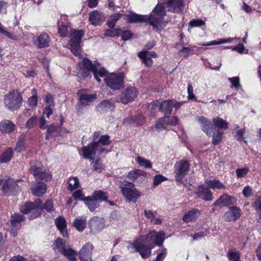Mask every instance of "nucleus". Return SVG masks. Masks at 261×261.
<instances>
[{
    "instance_id": "51",
    "label": "nucleus",
    "mask_w": 261,
    "mask_h": 261,
    "mask_svg": "<svg viewBox=\"0 0 261 261\" xmlns=\"http://www.w3.org/2000/svg\"><path fill=\"white\" fill-rule=\"evenodd\" d=\"M194 48H197V47H182L180 50V52L183 54L184 57L187 59L190 55H192L195 54V50L194 49Z\"/></svg>"
},
{
    "instance_id": "41",
    "label": "nucleus",
    "mask_w": 261,
    "mask_h": 261,
    "mask_svg": "<svg viewBox=\"0 0 261 261\" xmlns=\"http://www.w3.org/2000/svg\"><path fill=\"white\" fill-rule=\"evenodd\" d=\"M121 29L113 28L105 30L103 35L107 37H119L120 35Z\"/></svg>"
},
{
    "instance_id": "25",
    "label": "nucleus",
    "mask_w": 261,
    "mask_h": 261,
    "mask_svg": "<svg viewBox=\"0 0 261 261\" xmlns=\"http://www.w3.org/2000/svg\"><path fill=\"white\" fill-rule=\"evenodd\" d=\"M184 0H168L167 6L169 8H172L171 12L175 13L181 12L184 7Z\"/></svg>"
},
{
    "instance_id": "56",
    "label": "nucleus",
    "mask_w": 261,
    "mask_h": 261,
    "mask_svg": "<svg viewBox=\"0 0 261 261\" xmlns=\"http://www.w3.org/2000/svg\"><path fill=\"white\" fill-rule=\"evenodd\" d=\"M228 81L231 83L232 87H234L236 90H239L241 87L240 78L238 76L228 77Z\"/></svg>"
},
{
    "instance_id": "59",
    "label": "nucleus",
    "mask_w": 261,
    "mask_h": 261,
    "mask_svg": "<svg viewBox=\"0 0 261 261\" xmlns=\"http://www.w3.org/2000/svg\"><path fill=\"white\" fill-rule=\"evenodd\" d=\"M209 233L207 229H202V230L198 232H195L193 236L191 234L192 240L194 241L199 239L203 237L206 236Z\"/></svg>"
},
{
    "instance_id": "46",
    "label": "nucleus",
    "mask_w": 261,
    "mask_h": 261,
    "mask_svg": "<svg viewBox=\"0 0 261 261\" xmlns=\"http://www.w3.org/2000/svg\"><path fill=\"white\" fill-rule=\"evenodd\" d=\"M93 163V168L94 171L100 173L102 170H105V166L102 164L100 158H97Z\"/></svg>"
},
{
    "instance_id": "33",
    "label": "nucleus",
    "mask_w": 261,
    "mask_h": 261,
    "mask_svg": "<svg viewBox=\"0 0 261 261\" xmlns=\"http://www.w3.org/2000/svg\"><path fill=\"white\" fill-rule=\"evenodd\" d=\"M146 172L143 170L140 169H135L129 171L127 175V178L132 180L135 181L137 179L142 178V176L146 175Z\"/></svg>"
},
{
    "instance_id": "54",
    "label": "nucleus",
    "mask_w": 261,
    "mask_h": 261,
    "mask_svg": "<svg viewBox=\"0 0 261 261\" xmlns=\"http://www.w3.org/2000/svg\"><path fill=\"white\" fill-rule=\"evenodd\" d=\"M245 134V129L241 128L237 131L236 135L234 136V137L238 141H243L245 144H247V141L244 139V137Z\"/></svg>"
},
{
    "instance_id": "30",
    "label": "nucleus",
    "mask_w": 261,
    "mask_h": 261,
    "mask_svg": "<svg viewBox=\"0 0 261 261\" xmlns=\"http://www.w3.org/2000/svg\"><path fill=\"white\" fill-rule=\"evenodd\" d=\"M127 18V21L129 23L145 22V15L135 13L133 12L125 15Z\"/></svg>"
},
{
    "instance_id": "21",
    "label": "nucleus",
    "mask_w": 261,
    "mask_h": 261,
    "mask_svg": "<svg viewBox=\"0 0 261 261\" xmlns=\"http://www.w3.org/2000/svg\"><path fill=\"white\" fill-rule=\"evenodd\" d=\"M200 215V210L198 208H193L185 213L182 216V220L186 223L195 222Z\"/></svg>"
},
{
    "instance_id": "27",
    "label": "nucleus",
    "mask_w": 261,
    "mask_h": 261,
    "mask_svg": "<svg viewBox=\"0 0 261 261\" xmlns=\"http://www.w3.org/2000/svg\"><path fill=\"white\" fill-rule=\"evenodd\" d=\"M172 102H173V100L169 99L163 100L161 102L159 106V110L164 113V116L168 117L172 114L173 110Z\"/></svg>"
},
{
    "instance_id": "36",
    "label": "nucleus",
    "mask_w": 261,
    "mask_h": 261,
    "mask_svg": "<svg viewBox=\"0 0 261 261\" xmlns=\"http://www.w3.org/2000/svg\"><path fill=\"white\" fill-rule=\"evenodd\" d=\"M213 123L215 127L219 129V130L228 128V122L219 117L213 118Z\"/></svg>"
},
{
    "instance_id": "2",
    "label": "nucleus",
    "mask_w": 261,
    "mask_h": 261,
    "mask_svg": "<svg viewBox=\"0 0 261 261\" xmlns=\"http://www.w3.org/2000/svg\"><path fill=\"white\" fill-rule=\"evenodd\" d=\"M77 66L80 77L85 79L89 77L92 72L94 79L99 83L101 82L100 77L105 78L110 73L104 67L99 68L100 64L97 61H94L93 63L87 58H84Z\"/></svg>"
},
{
    "instance_id": "28",
    "label": "nucleus",
    "mask_w": 261,
    "mask_h": 261,
    "mask_svg": "<svg viewBox=\"0 0 261 261\" xmlns=\"http://www.w3.org/2000/svg\"><path fill=\"white\" fill-rule=\"evenodd\" d=\"M15 125L10 120H4L0 122V131L3 133H11L14 130Z\"/></svg>"
},
{
    "instance_id": "57",
    "label": "nucleus",
    "mask_w": 261,
    "mask_h": 261,
    "mask_svg": "<svg viewBox=\"0 0 261 261\" xmlns=\"http://www.w3.org/2000/svg\"><path fill=\"white\" fill-rule=\"evenodd\" d=\"M69 180H73L74 183L72 184L70 182H68V186L67 187L68 190L72 191L74 189H77L79 187L80 182L77 177H70Z\"/></svg>"
},
{
    "instance_id": "35",
    "label": "nucleus",
    "mask_w": 261,
    "mask_h": 261,
    "mask_svg": "<svg viewBox=\"0 0 261 261\" xmlns=\"http://www.w3.org/2000/svg\"><path fill=\"white\" fill-rule=\"evenodd\" d=\"M46 191V185L43 182H38L32 189L33 193L37 196H41Z\"/></svg>"
},
{
    "instance_id": "10",
    "label": "nucleus",
    "mask_w": 261,
    "mask_h": 261,
    "mask_svg": "<svg viewBox=\"0 0 261 261\" xmlns=\"http://www.w3.org/2000/svg\"><path fill=\"white\" fill-rule=\"evenodd\" d=\"M190 169V163L188 161L182 160L176 162L174 170L175 180L182 181L185 176L188 174Z\"/></svg>"
},
{
    "instance_id": "38",
    "label": "nucleus",
    "mask_w": 261,
    "mask_h": 261,
    "mask_svg": "<svg viewBox=\"0 0 261 261\" xmlns=\"http://www.w3.org/2000/svg\"><path fill=\"white\" fill-rule=\"evenodd\" d=\"M224 133L221 130H217L212 133V144L216 146L219 144L223 140Z\"/></svg>"
},
{
    "instance_id": "7",
    "label": "nucleus",
    "mask_w": 261,
    "mask_h": 261,
    "mask_svg": "<svg viewBox=\"0 0 261 261\" xmlns=\"http://www.w3.org/2000/svg\"><path fill=\"white\" fill-rule=\"evenodd\" d=\"M124 78L123 72H113L108 74L104 80L106 85L111 89L119 90L124 87Z\"/></svg>"
},
{
    "instance_id": "9",
    "label": "nucleus",
    "mask_w": 261,
    "mask_h": 261,
    "mask_svg": "<svg viewBox=\"0 0 261 261\" xmlns=\"http://www.w3.org/2000/svg\"><path fill=\"white\" fill-rule=\"evenodd\" d=\"M70 32L71 38L69 41L70 49L74 56H80L81 53L80 44L85 32L82 30L75 29H71Z\"/></svg>"
},
{
    "instance_id": "13",
    "label": "nucleus",
    "mask_w": 261,
    "mask_h": 261,
    "mask_svg": "<svg viewBox=\"0 0 261 261\" xmlns=\"http://www.w3.org/2000/svg\"><path fill=\"white\" fill-rule=\"evenodd\" d=\"M138 94V91L136 88L129 86L122 92L120 98L123 103L127 104L133 101Z\"/></svg>"
},
{
    "instance_id": "43",
    "label": "nucleus",
    "mask_w": 261,
    "mask_h": 261,
    "mask_svg": "<svg viewBox=\"0 0 261 261\" xmlns=\"http://www.w3.org/2000/svg\"><path fill=\"white\" fill-rule=\"evenodd\" d=\"M232 38L219 39L218 40H213L207 43H199L198 45L200 46H210L213 45H218L225 43L231 42L232 41Z\"/></svg>"
},
{
    "instance_id": "8",
    "label": "nucleus",
    "mask_w": 261,
    "mask_h": 261,
    "mask_svg": "<svg viewBox=\"0 0 261 261\" xmlns=\"http://www.w3.org/2000/svg\"><path fill=\"white\" fill-rule=\"evenodd\" d=\"M30 172L36 179L47 181L52 178V175L46 172L42 162L38 160L30 162Z\"/></svg>"
},
{
    "instance_id": "34",
    "label": "nucleus",
    "mask_w": 261,
    "mask_h": 261,
    "mask_svg": "<svg viewBox=\"0 0 261 261\" xmlns=\"http://www.w3.org/2000/svg\"><path fill=\"white\" fill-rule=\"evenodd\" d=\"M138 57L142 60V62L147 67H150L153 63V61L150 57L148 56V51L142 50L140 51L138 54Z\"/></svg>"
},
{
    "instance_id": "42",
    "label": "nucleus",
    "mask_w": 261,
    "mask_h": 261,
    "mask_svg": "<svg viewBox=\"0 0 261 261\" xmlns=\"http://www.w3.org/2000/svg\"><path fill=\"white\" fill-rule=\"evenodd\" d=\"M206 182L209 188L213 189H223L225 188V186L218 179L210 180Z\"/></svg>"
},
{
    "instance_id": "45",
    "label": "nucleus",
    "mask_w": 261,
    "mask_h": 261,
    "mask_svg": "<svg viewBox=\"0 0 261 261\" xmlns=\"http://www.w3.org/2000/svg\"><path fill=\"white\" fill-rule=\"evenodd\" d=\"M33 94L32 96L29 98L28 103L30 107H36L38 104V96L37 92L35 89H33L32 92Z\"/></svg>"
},
{
    "instance_id": "50",
    "label": "nucleus",
    "mask_w": 261,
    "mask_h": 261,
    "mask_svg": "<svg viewBox=\"0 0 261 261\" xmlns=\"http://www.w3.org/2000/svg\"><path fill=\"white\" fill-rule=\"evenodd\" d=\"M38 117L34 115L30 118L25 124V128L30 129L36 127L37 124Z\"/></svg>"
},
{
    "instance_id": "20",
    "label": "nucleus",
    "mask_w": 261,
    "mask_h": 261,
    "mask_svg": "<svg viewBox=\"0 0 261 261\" xmlns=\"http://www.w3.org/2000/svg\"><path fill=\"white\" fill-rule=\"evenodd\" d=\"M199 122L201 124L202 130L209 137L211 136L214 130V123L204 116L198 118Z\"/></svg>"
},
{
    "instance_id": "32",
    "label": "nucleus",
    "mask_w": 261,
    "mask_h": 261,
    "mask_svg": "<svg viewBox=\"0 0 261 261\" xmlns=\"http://www.w3.org/2000/svg\"><path fill=\"white\" fill-rule=\"evenodd\" d=\"M14 150L12 147L8 148L1 155H0V163H7L9 162L14 156Z\"/></svg>"
},
{
    "instance_id": "40",
    "label": "nucleus",
    "mask_w": 261,
    "mask_h": 261,
    "mask_svg": "<svg viewBox=\"0 0 261 261\" xmlns=\"http://www.w3.org/2000/svg\"><path fill=\"white\" fill-rule=\"evenodd\" d=\"M72 226L75 228H86L87 221L85 218L78 217L74 219Z\"/></svg>"
},
{
    "instance_id": "6",
    "label": "nucleus",
    "mask_w": 261,
    "mask_h": 261,
    "mask_svg": "<svg viewBox=\"0 0 261 261\" xmlns=\"http://www.w3.org/2000/svg\"><path fill=\"white\" fill-rule=\"evenodd\" d=\"M4 101L6 107L9 110L15 111L21 106L22 96L18 90H12L5 95Z\"/></svg>"
},
{
    "instance_id": "58",
    "label": "nucleus",
    "mask_w": 261,
    "mask_h": 261,
    "mask_svg": "<svg viewBox=\"0 0 261 261\" xmlns=\"http://www.w3.org/2000/svg\"><path fill=\"white\" fill-rule=\"evenodd\" d=\"M179 121L178 118L176 116L166 117L167 125L176 126L178 124Z\"/></svg>"
},
{
    "instance_id": "63",
    "label": "nucleus",
    "mask_w": 261,
    "mask_h": 261,
    "mask_svg": "<svg viewBox=\"0 0 261 261\" xmlns=\"http://www.w3.org/2000/svg\"><path fill=\"white\" fill-rule=\"evenodd\" d=\"M166 180L167 178L161 174L156 175L153 178V184L154 185L157 186Z\"/></svg>"
},
{
    "instance_id": "60",
    "label": "nucleus",
    "mask_w": 261,
    "mask_h": 261,
    "mask_svg": "<svg viewBox=\"0 0 261 261\" xmlns=\"http://www.w3.org/2000/svg\"><path fill=\"white\" fill-rule=\"evenodd\" d=\"M166 124V117L163 116L156 122L155 127L156 129H165Z\"/></svg>"
},
{
    "instance_id": "16",
    "label": "nucleus",
    "mask_w": 261,
    "mask_h": 261,
    "mask_svg": "<svg viewBox=\"0 0 261 261\" xmlns=\"http://www.w3.org/2000/svg\"><path fill=\"white\" fill-rule=\"evenodd\" d=\"M195 193L198 197L205 201H212L213 199V193L210 188L204 185L198 186Z\"/></svg>"
},
{
    "instance_id": "22",
    "label": "nucleus",
    "mask_w": 261,
    "mask_h": 261,
    "mask_svg": "<svg viewBox=\"0 0 261 261\" xmlns=\"http://www.w3.org/2000/svg\"><path fill=\"white\" fill-rule=\"evenodd\" d=\"M92 245L87 243L82 247L79 252V257L81 261H92L91 254Z\"/></svg>"
},
{
    "instance_id": "47",
    "label": "nucleus",
    "mask_w": 261,
    "mask_h": 261,
    "mask_svg": "<svg viewBox=\"0 0 261 261\" xmlns=\"http://www.w3.org/2000/svg\"><path fill=\"white\" fill-rule=\"evenodd\" d=\"M152 13L164 18L166 14V11L165 7L161 5H157L153 10Z\"/></svg>"
},
{
    "instance_id": "52",
    "label": "nucleus",
    "mask_w": 261,
    "mask_h": 261,
    "mask_svg": "<svg viewBox=\"0 0 261 261\" xmlns=\"http://www.w3.org/2000/svg\"><path fill=\"white\" fill-rule=\"evenodd\" d=\"M55 223L57 228H67L66 221L63 216L57 217Z\"/></svg>"
},
{
    "instance_id": "64",
    "label": "nucleus",
    "mask_w": 261,
    "mask_h": 261,
    "mask_svg": "<svg viewBox=\"0 0 261 261\" xmlns=\"http://www.w3.org/2000/svg\"><path fill=\"white\" fill-rule=\"evenodd\" d=\"M242 194L244 197L248 198L251 197L253 194L252 188L249 186H245L242 191Z\"/></svg>"
},
{
    "instance_id": "19",
    "label": "nucleus",
    "mask_w": 261,
    "mask_h": 261,
    "mask_svg": "<svg viewBox=\"0 0 261 261\" xmlns=\"http://www.w3.org/2000/svg\"><path fill=\"white\" fill-rule=\"evenodd\" d=\"M229 211L224 214V219L226 221H234L241 216V210L240 207L233 206L229 207Z\"/></svg>"
},
{
    "instance_id": "44",
    "label": "nucleus",
    "mask_w": 261,
    "mask_h": 261,
    "mask_svg": "<svg viewBox=\"0 0 261 261\" xmlns=\"http://www.w3.org/2000/svg\"><path fill=\"white\" fill-rule=\"evenodd\" d=\"M40 208H41V211L42 210H45L48 213L53 212L55 210L52 199H48L45 201L44 204L42 203Z\"/></svg>"
},
{
    "instance_id": "62",
    "label": "nucleus",
    "mask_w": 261,
    "mask_h": 261,
    "mask_svg": "<svg viewBox=\"0 0 261 261\" xmlns=\"http://www.w3.org/2000/svg\"><path fill=\"white\" fill-rule=\"evenodd\" d=\"M132 119L138 125H142L145 122V117L141 114L136 115Z\"/></svg>"
},
{
    "instance_id": "3",
    "label": "nucleus",
    "mask_w": 261,
    "mask_h": 261,
    "mask_svg": "<svg viewBox=\"0 0 261 261\" xmlns=\"http://www.w3.org/2000/svg\"><path fill=\"white\" fill-rule=\"evenodd\" d=\"M74 200L82 201L91 212H94L98 208L99 203L108 200V193L102 190H95L91 196L85 197L81 190H76L72 194Z\"/></svg>"
},
{
    "instance_id": "37",
    "label": "nucleus",
    "mask_w": 261,
    "mask_h": 261,
    "mask_svg": "<svg viewBox=\"0 0 261 261\" xmlns=\"http://www.w3.org/2000/svg\"><path fill=\"white\" fill-rule=\"evenodd\" d=\"M25 219V217L20 214L15 213L12 215L10 219L11 224L12 227H16L21 222L24 221Z\"/></svg>"
},
{
    "instance_id": "49",
    "label": "nucleus",
    "mask_w": 261,
    "mask_h": 261,
    "mask_svg": "<svg viewBox=\"0 0 261 261\" xmlns=\"http://www.w3.org/2000/svg\"><path fill=\"white\" fill-rule=\"evenodd\" d=\"M111 102L108 100H103L100 102L97 106V109L101 112L107 111L108 109H111Z\"/></svg>"
},
{
    "instance_id": "4",
    "label": "nucleus",
    "mask_w": 261,
    "mask_h": 261,
    "mask_svg": "<svg viewBox=\"0 0 261 261\" xmlns=\"http://www.w3.org/2000/svg\"><path fill=\"white\" fill-rule=\"evenodd\" d=\"M42 200L37 198L34 202L26 201L19 208L20 212L23 214H29L28 219L33 220L39 217L41 215Z\"/></svg>"
},
{
    "instance_id": "61",
    "label": "nucleus",
    "mask_w": 261,
    "mask_h": 261,
    "mask_svg": "<svg viewBox=\"0 0 261 261\" xmlns=\"http://www.w3.org/2000/svg\"><path fill=\"white\" fill-rule=\"evenodd\" d=\"M205 24V22L200 19H194L190 21L189 23V27H200Z\"/></svg>"
},
{
    "instance_id": "48",
    "label": "nucleus",
    "mask_w": 261,
    "mask_h": 261,
    "mask_svg": "<svg viewBox=\"0 0 261 261\" xmlns=\"http://www.w3.org/2000/svg\"><path fill=\"white\" fill-rule=\"evenodd\" d=\"M137 162L141 166L144 167L145 168L151 169L152 168L151 162L143 157L138 156L136 159Z\"/></svg>"
},
{
    "instance_id": "31",
    "label": "nucleus",
    "mask_w": 261,
    "mask_h": 261,
    "mask_svg": "<svg viewBox=\"0 0 261 261\" xmlns=\"http://www.w3.org/2000/svg\"><path fill=\"white\" fill-rule=\"evenodd\" d=\"M96 99V94H81L79 95V102L81 106H86Z\"/></svg>"
},
{
    "instance_id": "12",
    "label": "nucleus",
    "mask_w": 261,
    "mask_h": 261,
    "mask_svg": "<svg viewBox=\"0 0 261 261\" xmlns=\"http://www.w3.org/2000/svg\"><path fill=\"white\" fill-rule=\"evenodd\" d=\"M120 188L123 196L129 201L136 202L140 196L139 192L133 188V185L131 182L121 186Z\"/></svg>"
},
{
    "instance_id": "23",
    "label": "nucleus",
    "mask_w": 261,
    "mask_h": 261,
    "mask_svg": "<svg viewBox=\"0 0 261 261\" xmlns=\"http://www.w3.org/2000/svg\"><path fill=\"white\" fill-rule=\"evenodd\" d=\"M62 131L63 132V130L58 126V124H51L47 128L45 139L48 140L50 138H56L60 136Z\"/></svg>"
},
{
    "instance_id": "55",
    "label": "nucleus",
    "mask_w": 261,
    "mask_h": 261,
    "mask_svg": "<svg viewBox=\"0 0 261 261\" xmlns=\"http://www.w3.org/2000/svg\"><path fill=\"white\" fill-rule=\"evenodd\" d=\"M123 41H126L131 39L133 37V34L130 30L123 31L121 29V34L120 35Z\"/></svg>"
},
{
    "instance_id": "1",
    "label": "nucleus",
    "mask_w": 261,
    "mask_h": 261,
    "mask_svg": "<svg viewBox=\"0 0 261 261\" xmlns=\"http://www.w3.org/2000/svg\"><path fill=\"white\" fill-rule=\"evenodd\" d=\"M165 239L163 231H150L147 234L142 236L127 247L132 253L138 252L142 258H148L151 254V250L155 246H161Z\"/></svg>"
},
{
    "instance_id": "24",
    "label": "nucleus",
    "mask_w": 261,
    "mask_h": 261,
    "mask_svg": "<svg viewBox=\"0 0 261 261\" xmlns=\"http://www.w3.org/2000/svg\"><path fill=\"white\" fill-rule=\"evenodd\" d=\"M71 24L68 19L65 17V20L63 21L58 23V33L61 37H66L68 36Z\"/></svg>"
},
{
    "instance_id": "26",
    "label": "nucleus",
    "mask_w": 261,
    "mask_h": 261,
    "mask_svg": "<svg viewBox=\"0 0 261 261\" xmlns=\"http://www.w3.org/2000/svg\"><path fill=\"white\" fill-rule=\"evenodd\" d=\"M89 20L94 25H100L105 20V15L96 10L93 11L89 14Z\"/></svg>"
},
{
    "instance_id": "39",
    "label": "nucleus",
    "mask_w": 261,
    "mask_h": 261,
    "mask_svg": "<svg viewBox=\"0 0 261 261\" xmlns=\"http://www.w3.org/2000/svg\"><path fill=\"white\" fill-rule=\"evenodd\" d=\"M123 14L115 13L111 15L110 18L107 21V25L111 29L115 28L117 21L122 17Z\"/></svg>"
},
{
    "instance_id": "53",
    "label": "nucleus",
    "mask_w": 261,
    "mask_h": 261,
    "mask_svg": "<svg viewBox=\"0 0 261 261\" xmlns=\"http://www.w3.org/2000/svg\"><path fill=\"white\" fill-rule=\"evenodd\" d=\"M249 171V168L248 167L239 168L236 170V173L238 178L244 177L247 175Z\"/></svg>"
},
{
    "instance_id": "5",
    "label": "nucleus",
    "mask_w": 261,
    "mask_h": 261,
    "mask_svg": "<svg viewBox=\"0 0 261 261\" xmlns=\"http://www.w3.org/2000/svg\"><path fill=\"white\" fill-rule=\"evenodd\" d=\"M53 248L56 253L63 254L70 261L76 260V252L70 247L67 241L63 239L58 238L56 240L53 245Z\"/></svg>"
},
{
    "instance_id": "17",
    "label": "nucleus",
    "mask_w": 261,
    "mask_h": 261,
    "mask_svg": "<svg viewBox=\"0 0 261 261\" xmlns=\"http://www.w3.org/2000/svg\"><path fill=\"white\" fill-rule=\"evenodd\" d=\"M100 131H96L93 134L92 140L97 144V146H108L111 144V140L108 135H100Z\"/></svg>"
},
{
    "instance_id": "18",
    "label": "nucleus",
    "mask_w": 261,
    "mask_h": 261,
    "mask_svg": "<svg viewBox=\"0 0 261 261\" xmlns=\"http://www.w3.org/2000/svg\"><path fill=\"white\" fill-rule=\"evenodd\" d=\"M237 203L236 198L228 194H224L215 201L213 205L215 206L222 205L223 206H230Z\"/></svg>"
},
{
    "instance_id": "15",
    "label": "nucleus",
    "mask_w": 261,
    "mask_h": 261,
    "mask_svg": "<svg viewBox=\"0 0 261 261\" xmlns=\"http://www.w3.org/2000/svg\"><path fill=\"white\" fill-rule=\"evenodd\" d=\"M32 41L37 48H44L49 46L50 38L47 33L43 32L38 36L34 37Z\"/></svg>"
},
{
    "instance_id": "14",
    "label": "nucleus",
    "mask_w": 261,
    "mask_h": 261,
    "mask_svg": "<svg viewBox=\"0 0 261 261\" xmlns=\"http://www.w3.org/2000/svg\"><path fill=\"white\" fill-rule=\"evenodd\" d=\"M97 149V144L92 140L88 145L82 147L81 150L83 158L89 160L91 162H93L94 160V156L95 155Z\"/></svg>"
},
{
    "instance_id": "29",
    "label": "nucleus",
    "mask_w": 261,
    "mask_h": 261,
    "mask_svg": "<svg viewBox=\"0 0 261 261\" xmlns=\"http://www.w3.org/2000/svg\"><path fill=\"white\" fill-rule=\"evenodd\" d=\"M145 22L148 23L153 28L159 29L160 23L163 20V18L161 17L153 14L149 16L145 15Z\"/></svg>"
},
{
    "instance_id": "11",
    "label": "nucleus",
    "mask_w": 261,
    "mask_h": 261,
    "mask_svg": "<svg viewBox=\"0 0 261 261\" xmlns=\"http://www.w3.org/2000/svg\"><path fill=\"white\" fill-rule=\"evenodd\" d=\"M21 181H22L21 179L14 180V178L11 177L4 179L1 188L3 193L10 196L18 193L21 190V189L20 187L17 184V182Z\"/></svg>"
}]
</instances>
